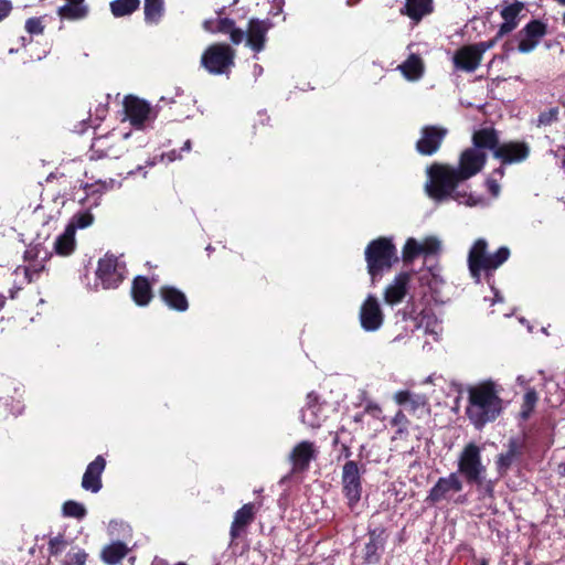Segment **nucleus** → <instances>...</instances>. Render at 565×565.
I'll list each match as a JSON object with an SVG mask.
<instances>
[{"instance_id":"nucleus-44","label":"nucleus","mask_w":565,"mask_h":565,"mask_svg":"<svg viewBox=\"0 0 565 565\" xmlns=\"http://www.w3.org/2000/svg\"><path fill=\"white\" fill-rule=\"evenodd\" d=\"M66 546H67V542L61 535L51 539L49 542L50 555H52V556L60 555L65 550Z\"/></svg>"},{"instance_id":"nucleus-15","label":"nucleus","mask_w":565,"mask_h":565,"mask_svg":"<svg viewBox=\"0 0 565 565\" xmlns=\"http://www.w3.org/2000/svg\"><path fill=\"white\" fill-rule=\"evenodd\" d=\"M359 319L362 329L366 332H375L383 326L384 313L374 295H369L362 302Z\"/></svg>"},{"instance_id":"nucleus-36","label":"nucleus","mask_w":565,"mask_h":565,"mask_svg":"<svg viewBox=\"0 0 565 565\" xmlns=\"http://www.w3.org/2000/svg\"><path fill=\"white\" fill-rule=\"evenodd\" d=\"M109 7L115 18H122L137 11L140 7V0H113Z\"/></svg>"},{"instance_id":"nucleus-31","label":"nucleus","mask_w":565,"mask_h":565,"mask_svg":"<svg viewBox=\"0 0 565 565\" xmlns=\"http://www.w3.org/2000/svg\"><path fill=\"white\" fill-rule=\"evenodd\" d=\"M434 10L433 0H405V4L399 12L408 17L415 23H418L425 15Z\"/></svg>"},{"instance_id":"nucleus-62","label":"nucleus","mask_w":565,"mask_h":565,"mask_svg":"<svg viewBox=\"0 0 565 565\" xmlns=\"http://www.w3.org/2000/svg\"><path fill=\"white\" fill-rule=\"evenodd\" d=\"M87 122L86 120H82L78 126H76V132L83 134L86 130Z\"/></svg>"},{"instance_id":"nucleus-38","label":"nucleus","mask_w":565,"mask_h":565,"mask_svg":"<svg viewBox=\"0 0 565 565\" xmlns=\"http://www.w3.org/2000/svg\"><path fill=\"white\" fill-rule=\"evenodd\" d=\"M422 254L420 243H418L415 238H407L403 250H402V259L407 264H412L416 257Z\"/></svg>"},{"instance_id":"nucleus-34","label":"nucleus","mask_w":565,"mask_h":565,"mask_svg":"<svg viewBox=\"0 0 565 565\" xmlns=\"http://www.w3.org/2000/svg\"><path fill=\"white\" fill-rule=\"evenodd\" d=\"M92 156L90 158L94 159L97 157L100 158H116V150L114 145L110 142V138L108 136H100L97 138H94L92 146H90Z\"/></svg>"},{"instance_id":"nucleus-56","label":"nucleus","mask_w":565,"mask_h":565,"mask_svg":"<svg viewBox=\"0 0 565 565\" xmlns=\"http://www.w3.org/2000/svg\"><path fill=\"white\" fill-rule=\"evenodd\" d=\"M86 514V509L82 503L73 501V518L81 519Z\"/></svg>"},{"instance_id":"nucleus-9","label":"nucleus","mask_w":565,"mask_h":565,"mask_svg":"<svg viewBox=\"0 0 565 565\" xmlns=\"http://www.w3.org/2000/svg\"><path fill=\"white\" fill-rule=\"evenodd\" d=\"M390 534L386 527L379 525L367 527L365 535L361 539V558L363 565H377L385 553Z\"/></svg>"},{"instance_id":"nucleus-28","label":"nucleus","mask_w":565,"mask_h":565,"mask_svg":"<svg viewBox=\"0 0 565 565\" xmlns=\"http://www.w3.org/2000/svg\"><path fill=\"white\" fill-rule=\"evenodd\" d=\"M130 295L137 306H148L153 298V290L149 278L146 276H136L131 282Z\"/></svg>"},{"instance_id":"nucleus-24","label":"nucleus","mask_w":565,"mask_h":565,"mask_svg":"<svg viewBox=\"0 0 565 565\" xmlns=\"http://www.w3.org/2000/svg\"><path fill=\"white\" fill-rule=\"evenodd\" d=\"M106 460L103 456H97L86 468L82 479V487L86 491L97 493L102 487V473L105 470Z\"/></svg>"},{"instance_id":"nucleus-49","label":"nucleus","mask_w":565,"mask_h":565,"mask_svg":"<svg viewBox=\"0 0 565 565\" xmlns=\"http://www.w3.org/2000/svg\"><path fill=\"white\" fill-rule=\"evenodd\" d=\"M407 315V312H405V316ZM409 316V319H413L416 321V327L419 328L422 327V324L424 323L425 319H429L431 317H434L431 310H422L418 315L415 316V310L412 309L411 312L408 313Z\"/></svg>"},{"instance_id":"nucleus-7","label":"nucleus","mask_w":565,"mask_h":565,"mask_svg":"<svg viewBox=\"0 0 565 565\" xmlns=\"http://www.w3.org/2000/svg\"><path fill=\"white\" fill-rule=\"evenodd\" d=\"M235 50L227 43L209 45L201 56V66L212 75L228 74L235 65Z\"/></svg>"},{"instance_id":"nucleus-1","label":"nucleus","mask_w":565,"mask_h":565,"mask_svg":"<svg viewBox=\"0 0 565 565\" xmlns=\"http://www.w3.org/2000/svg\"><path fill=\"white\" fill-rule=\"evenodd\" d=\"M428 182L425 185L427 195L437 201L455 200L469 206H475L480 202L479 198L459 189L463 180L458 175L454 167L445 163H433L427 169Z\"/></svg>"},{"instance_id":"nucleus-10","label":"nucleus","mask_w":565,"mask_h":565,"mask_svg":"<svg viewBox=\"0 0 565 565\" xmlns=\"http://www.w3.org/2000/svg\"><path fill=\"white\" fill-rule=\"evenodd\" d=\"M463 489L458 472H451L447 477H441L437 480L434 487L429 490L426 502L435 505L443 501H449L454 493H458Z\"/></svg>"},{"instance_id":"nucleus-35","label":"nucleus","mask_w":565,"mask_h":565,"mask_svg":"<svg viewBox=\"0 0 565 565\" xmlns=\"http://www.w3.org/2000/svg\"><path fill=\"white\" fill-rule=\"evenodd\" d=\"M145 21L148 24H158L164 13L163 0H145Z\"/></svg>"},{"instance_id":"nucleus-13","label":"nucleus","mask_w":565,"mask_h":565,"mask_svg":"<svg viewBox=\"0 0 565 565\" xmlns=\"http://www.w3.org/2000/svg\"><path fill=\"white\" fill-rule=\"evenodd\" d=\"M330 406L326 402H321L316 392L307 395V403L301 409V422L310 428H319L328 418V409Z\"/></svg>"},{"instance_id":"nucleus-63","label":"nucleus","mask_w":565,"mask_h":565,"mask_svg":"<svg viewBox=\"0 0 565 565\" xmlns=\"http://www.w3.org/2000/svg\"><path fill=\"white\" fill-rule=\"evenodd\" d=\"M341 440H340V435H339V431H335L334 433V436H333V439H332V446L333 447H337L338 445L341 446Z\"/></svg>"},{"instance_id":"nucleus-12","label":"nucleus","mask_w":565,"mask_h":565,"mask_svg":"<svg viewBox=\"0 0 565 565\" xmlns=\"http://www.w3.org/2000/svg\"><path fill=\"white\" fill-rule=\"evenodd\" d=\"M547 34V24L541 20L533 19L526 23L516 34L518 50L521 53L532 52Z\"/></svg>"},{"instance_id":"nucleus-3","label":"nucleus","mask_w":565,"mask_h":565,"mask_svg":"<svg viewBox=\"0 0 565 565\" xmlns=\"http://www.w3.org/2000/svg\"><path fill=\"white\" fill-rule=\"evenodd\" d=\"M510 257V249L507 246H501L495 253H488V243L483 238H478L471 246L468 253V268L471 277L476 282H480L481 273H484L487 282L493 273Z\"/></svg>"},{"instance_id":"nucleus-42","label":"nucleus","mask_w":565,"mask_h":565,"mask_svg":"<svg viewBox=\"0 0 565 565\" xmlns=\"http://www.w3.org/2000/svg\"><path fill=\"white\" fill-rule=\"evenodd\" d=\"M420 249L425 255L437 254L440 249V242L434 236H428L420 243Z\"/></svg>"},{"instance_id":"nucleus-2","label":"nucleus","mask_w":565,"mask_h":565,"mask_svg":"<svg viewBox=\"0 0 565 565\" xmlns=\"http://www.w3.org/2000/svg\"><path fill=\"white\" fill-rule=\"evenodd\" d=\"M502 408L500 390L493 381L487 380L468 388L466 415L477 429L494 422Z\"/></svg>"},{"instance_id":"nucleus-27","label":"nucleus","mask_w":565,"mask_h":565,"mask_svg":"<svg viewBox=\"0 0 565 565\" xmlns=\"http://www.w3.org/2000/svg\"><path fill=\"white\" fill-rule=\"evenodd\" d=\"M481 60L480 52L472 44L458 49L454 55L455 67L465 72L476 71Z\"/></svg>"},{"instance_id":"nucleus-52","label":"nucleus","mask_w":565,"mask_h":565,"mask_svg":"<svg viewBox=\"0 0 565 565\" xmlns=\"http://www.w3.org/2000/svg\"><path fill=\"white\" fill-rule=\"evenodd\" d=\"M95 169H96V167H95V166H93V167H92V171H93V170H95ZM85 175H86V178H87L88 180L93 181V183H92V184L86 183V184H85V189H87L88 186H92V185H94V184H96V185H100L103 189H107V188H108V186L106 185L107 181H106V180H103V179H102V177H97V174H94L93 172H92V175H90V177H88V171H85Z\"/></svg>"},{"instance_id":"nucleus-58","label":"nucleus","mask_w":565,"mask_h":565,"mask_svg":"<svg viewBox=\"0 0 565 565\" xmlns=\"http://www.w3.org/2000/svg\"><path fill=\"white\" fill-rule=\"evenodd\" d=\"M216 21H217V20H213V19L205 20V21L203 22V29H204L206 32L215 33V29H216Z\"/></svg>"},{"instance_id":"nucleus-50","label":"nucleus","mask_w":565,"mask_h":565,"mask_svg":"<svg viewBox=\"0 0 565 565\" xmlns=\"http://www.w3.org/2000/svg\"><path fill=\"white\" fill-rule=\"evenodd\" d=\"M500 39L501 38H498V33H497L493 39L488 40V41H482V42H479V43H476L472 45L477 46V52H480V56L482 57L484 52L492 49Z\"/></svg>"},{"instance_id":"nucleus-21","label":"nucleus","mask_w":565,"mask_h":565,"mask_svg":"<svg viewBox=\"0 0 565 565\" xmlns=\"http://www.w3.org/2000/svg\"><path fill=\"white\" fill-rule=\"evenodd\" d=\"M40 253V245L29 246L25 249L23 258L25 262L29 263V265L18 266L14 270L15 275H19L20 273L23 275V284L33 282L35 279L39 278L40 274L44 270V257L41 260H39Z\"/></svg>"},{"instance_id":"nucleus-55","label":"nucleus","mask_w":565,"mask_h":565,"mask_svg":"<svg viewBox=\"0 0 565 565\" xmlns=\"http://www.w3.org/2000/svg\"><path fill=\"white\" fill-rule=\"evenodd\" d=\"M351 441L352 440H350L349 443L344 441L341 444V454L338 457V460H340L341 458L350 460V458L352 456Z\"/></svg>"},{"instance_id":"nucleus-41","label":"nucleus","mask_w":565,"mask_h":565,"mask_svg":"<svg viewBox=\"0 0 565 565\" xmlns=\"http://www.w3.org/2000/svg\"><path fill=\"white\" fill-rule=\"evenodd\" d=\"M94 221V216L89 211L78 212L73 217V235L76 228H86ZM75 249V236H73V250Z\"/></svg>"},{"instance_id":"nucleus-40","label":"nucleus","mask_w":565,"mask_h":565,"mask_svg":"<svg viewBox=\"0 0 565 565\" xmlns=\"http://www.w3.org/2000/svg\"><path fill=\"white\" fill-rule=\"evenodd\" d=\"M559 120V107H551L540 113L536 119V127H547Z\"/></svg>"},{"instance_id":"nucleus-39","label":"nucleus","mask_w":565,"mask_h":565,"mask_svg":"<svg viewBox=\"0 0 565 565\" xmlns=\"http://www.w3.org/2000/svg\"><path fill=\"white\" fill-rule=\"evenodd\" d=\"M537 399V393L534 390H530L524 394L520 413L522 419L526 420L530 418L532 412L535 408Z\"/></svg>"},{"instance_id":"nucleus-26","label":"nucleus","mask_w":565,"mask_h":565,"mask_svg":"<svg viewBox=\"0 0 565 565\" xmlns=\"http://www.w3.org/2000/svg\"><path fill=\"white\" fill-rule=\"evenodd\" d=\"M162 302L171 310L184 312L189 309V300L185 294L171 285H163L158 290Z\"/></svg>"},{"instance_id":"nucleus-23","label":"nucleus","mask_w":565,"mask_h":565,"mask_svg":"<svg viewBox=\"0 0 565 565\" xmlns=\"http://www.w3.org/2000/svg\"><path fill=\"white\" fill-rule=\"evenodd\" d=\"M411 274L402 271L397 274L392 284L384 290V301L390 306H395L403 301L408 292Z\"/></svg>"},{"instance_id":"nucleus-37","label":"nucleus","mask_w":565,"mask_h":565,"mask_svg":"<svg viewBox=\"0 0 565 565\" xmlns=\"http://www.w3.org/2000/svg\"><path fill=\"white\" fill-rule=\"evenodd\" d=\"M54 250L61 256L71 255V222L65 225L64 232L56 238Z\"/></svg>"},{"instance_id":"nucleus-59","label":"nucleus","mask_w":565,"mask_h":565,"mask_svg":"<svg viewBox=\"0 0 565 565\" xmlns=\"http://www.w3.org/2000/svg\"><path fill=\"white\" fill-rule=\"evenodd\" d=\"M167 157H168L169 161H174V160L181 159L182 154H181V151L173 149L167 153Z\"/></svg>"},{"instance_id":"nucleus-20","label":"nucleus","mask_w":565,"mask_h":565,"mask_svg":"<svg viewBox=\"0 0 565 565\" xmlns=\"http://www.w3.org/2000/svg\"><path fill=\"white\" fill-rule=\"evenodd\" d=\"M124 109L127 118L135 128H141L150 118L151 106L143 99L128 95L124 99Z\"/></svg>"},{"instance_id":"nucleus-16","label":"nucleus","mask_w":565,"mask_h":565,"mask_svg":"<svg viewBox=\"0 0 565 565\" xmlns=\"http://www.w3.org/2000/svg\"><path fill=\"white\" fill-rule=\"evenodd\" d=\"M448 130L440 126L427 125L420 129V138L416 141V150L422 156L436 153L446 138Z\"/></svg>"},{"instance_id":"nucleus-29","label":"nucleus","mask_w":565,"mask_h":565,"mask_svg":"<svg viewBox=\"0 0 565 565\" xmlns=\"http://www.w3.org/2000/svg\"><path fill=\"white\" fill-rule=\"evenodd\" d=\"M471 140V149H478L479 151L491 150L493 153L500 143L499 134L494 128H481L476 130L472 134Z\"/></svg>"},{"instance_id":"nucleus-5","label":"nucleus","mask_w":565,"mask_h":565,"mask_svg":"<svg viewBox=\"0 0 565 565\" xmlns=\"http://www.w3.org/2000/svg\"><path fill=\"white\" fill-rule=\"evenodd\" d=\"M121 269L118 258L114 254L106 253L104 257L98 260V266L93 278L94 284H90L87 267H85V274L81 276V279L90 290H96L99 284L104 289H115L125 278Z\"/></svg>"},{"instance_id":"nucleus-4","label":"nucleus","mask_w":565,"mask_h":565,"mask_svg":"<svg viewBox=\"0 0 565 565\" xmlns=\"http://www.w3.org/2000/svg\"><path fill=\"white\" fill-rule=\"evenodd\" d=\"M364 256L372 285L399 260L393 238L387 236L372 239L365 247Z\"/></svg>"},{"instance_id":"nucleus-6","label":"nucleus","mask_w":565,"mask_h":565,"mask_svg":"<svg viewBox=\"0 0 565 565\" xmlns=\"http://www.w3.org/2000/svg\"><path fill=\"white\" fill-rule=\"evenodd\" d=\"M487 468L482 463L481 448L475 444H467L458 457V476L463 477L467 484L481 487L484 481Z\"/></svg>"},{"instance_id":"nucleus-11","label":"nucleus","mask_w":565,"mask_h":565,"mask_svg":"<svg viewBox=\"0 0 565 565\" xmlns=\"http://www.w3.org/2000/svg\"><path fill=\"white\" fill-rule=\"evenodd\" d=\"M318 448L313 441L302 440L294 446L288 460L291 463V473L298 475L309 470L311 461L318 457Z\"/></svg>"},{"instance_id":"nucleus-18","label":"nucleus","mask_w":565,"mask_h":565,"mask_svg":"<svg viewBox=\"0 0 565 565\" xmlns=\"http://www.w3.org/2000/svg\"><path fill=\"white\" fill-rule=\"evenodd\" d=\"M271 28L273 22L269 19H249L246 30V45L255 53L264 51L267 41V32Z\"/></svg>"},{"instance_id":"nucleus-14","label":"nucleus","mask_w":565,"mask_h":565,"mask_svg":"<svg viewBox=\"0 0 565 565\" xmlns=\"http://www.w3.org/2000/svg\"><path fill=\"white\" fill-rule=\"evenodd\" d=\"M487 158L484 151L467 148L460 153L458 167L455 170L463 181L469 180L484 168Z\"/></svg>"},{"instance_id":"nucleus-57","label":"nucleus","mask_w":565,"mask_h":565,"mask_svg":"<svg viewBox=\"0 0 565 565\" xmlns=\"http://www.w3.org/2000/svg\"><path fill=\"white\" fill-rule=\"evenodd\" d=\"M57 12L62 19H71V0H66V3L60 7Z\"/></svg>"},{"instance_id":"nucleus-22","label":"nucleus","mask_w":565,"mask_h":565,"mask_svg":"<svg viewBox=\"0 0 565 565\" xmlns=\"http://www.w3.org/2000/svg\"><path fill=\"white\" fill-rule=\"evenodd\" d=\"M256 513L257 509L252 502L245 503L234 513V519L230 527L231 543H234L246 533L247 527L254 522Z\"/></svg>"},{"instance_id":"nucleus-47","label":"nucleus","mask_w":565,"mask_h":565,"mask_svg":"<svg viewBox=\"0 0 565 565\" xmlns=\"http://www.w3.org/2000/svg\"><path fill=\"white\" fill-rule=\"evenodd\" d=\"M88 14V7L84 4V0H73V20L86 18Z\"/></svg>"},{"instance_id":"nucleus-8","label":"nucleus","mask_w":565,"mask_h":565,"mask_svg":"<svg viewBox=\"0 0 565 565\" xmlns=\"http://www.w3.org/2000/svg\"><path fill=\"white\" fill-rule=\"evenodd\" d=\"M365 468L361 467L354 460H348L342 467L341 487L342 494L347 499V505L350 511H354L362 497V476Z\"/></svg>"},{"instance_id":"nucleus-61","label":"nucleus","mask_w":565,"mask_h":565,"mask_svg":"<svg viewBox=\"0 0 565 565\" xmlns=\"http://www.w3.org/2000/svg\"><path fill=\"white\" fill-rule=\"evenodd\" d=\"M499 177V178H502L504 175V168L503 167H499L497 169H494L491 173V177L495 178V177Z\"/></svg>"},{"instance_id":"nucleus-32","label":"nucleus","mask_w":565,"mask_h":565,"mask_svg":"<svg viewBox=\"0 0 565 565\" xmlns=\"http://www.w3.org/2000/svg\"><path fill=\"white\" fill-rule=\"evenodd\" d=\"M397 70L408 81H418L422 78L425 72V65L423 58L415 53H412L402 64L398 65Z\"/></svg>"},{"instance_id":"nucleus-33","label":"nucleus","mask_w":565,"mask_h":565,"mask_svg":"<svg viewBox=\"0 0 565 565\" xmlns=\"http://www.w3.org/2000/svg\"><path fill=\"white\" fill-rule=\"evenodd\" d=\"M128 554V547L124 542L117 541L102 551V559L108 565L118 564Z\"/></svg>"},{"instance_id":"nucleus-53","label":"nucleus","mask_w":565,"mask_h":565,"mask_svg":"<svg viewBox=\"0 0 565 565\" xmlns=\"http://www.w3.org/2000/svg\"><path fill=\"white\" fill-rule=\"evenodd\" d=\"M486 186L488 189V191L491 193V195L493 196H498L499 193H500V185L498 183V180L493 177H489L487 180H486Z\"/></svg>"},{"instance_id":"nucleus-19","label":"nucleus","mask_w":565,"mask_h":565,"mask_svg":"<svg viewBox=\"0 0 565 565\" xmlns=\"http://www.w3.org/2000/svg\"><path fill=\"white\" fill-rule=\"evenodd\" d=\"M394 401L398 405L404 406L409 414L417 418L427 416L430 413L428 398L424 394H416L411 391L403 390L395 393Z\"/></svg>"},{"instance_id":"nucleus-64","label":"nucleus","mask_w":565,"mask_h":565,"mask_svg":"<svg viewBox=\"0 0 565 565\" xmlns=\"http://www.w3.org/2000/svg\"><path fill=\"white\" fill-rule=\"evenodd\" d=\"M191 146H192L191 140H186V141L184 142L183 147L180 149V151H181V152H182V151H186V152H189V151L191 150Z\"/></svg>"},{"instance_id":"nucleus-46","label":"nucleus","mask_w":565,"mask_h":565,"mask_svg":"<svg viewBox=\"0 0 565 565\" xmlns=\"http://www.w3.org/2000/svg\"><path fill=\"white\" fill-rule=\"evenodd\" d=\"M392 426H397V434L407 431L409 420L403 411H398L391 420Z\"/></svg>"},{"instance_id":"nucleus-30","label":"nucleus","mask_w":565,"mask_h":565,"mask_svg":"<svg viewBox=\"0 0 565 565\" xmlns=\"http://www.w3.org/2000/svg\"><path fill=\"white\" fill-rule=\"evenodd\" d=\"M523 9L524 4L520 1H515L501 10V17L504 22L498 30V38H502L516 29L519 24V14Z\"/></svg>"},{"instance_id":"nucleus-25","label":"nucleus","mask_w":565,"mask_h":565,"mask_svg":"<svg viewBox=\"0 0 565 565\" xmlns=\"http://www.w3.org/2000/svg\"><path fill=\"white\" fill-rule=\"evenodd\" d=\"M524 443L519 438H510L508 441V450L498 456L495 466L498 473L503 477L508 473L513 462L523 455Z\"/></svg>"},{"instance_id":"nucleus-51","label":"nucleus","mask_w":565,"mask_h":565,"mask_svg":"<svg viewBox=\"0 0 565 565\" xmlns=\"http://www.w3.org/2000/svg\"><path fill=\"white\" fill-rule=\"evenodd\" d=\"M230 40L233 44L238 45L243 42L244 38L246 39V32L236 25L228 33Z\"/></svg>"},{"instance_id":"nucleus-54","label":"nucleus","mask_w":565,"mask_h":565,"mask_svg":"<svg viewBox=\"0 0 565 565\" xmlns=\"http://www.w3.org/2000/svg\"><path fill=\"white\" fill-rule=\"evenodd\" d=\"M12 10L11 2L8 0H0V21L9 15Z\"/></svg>"},{"instance_id":"nucleus-45","label":"nucleus","mask_w":565,"mask_h":565,"mask_svg":"<svg viewBox=\"0 0 565 565\" xmlns=\"http://www.w3.org/2000/svg\"><path fill=\"white\" fill-rule=\"evenodd\" d=\"M108 113V102L105 104H99L95 109L94 118L89 116L88 121L90 122V127L96 128L100 121H103Z\"/></svg>"},{"instance_id":"nucleus-43","label":"nucleus","mask_w":565,"mask_h":565,"mask_svg":"<svg viewBox=\"0 0 565 565\" xmlns=\"http://www.w3.org/2000/svg\"><path fill=\"white\" fill-rule=\"evenodd\" d=\"M25 30L30 35H39L44 31L42 18H30L25 21Z\"/></svg>"},{"instance_id":"nucleus-60","label":"nucleus","mask_w":565,"mask_h":565,"mask_svg":"<svg viewBox=\"0 0 565 565\" xmlns=\"http://www.w3.org/2000/svg\"><path fill=\"white\" fill-rule=\"evenodd\" d=\"M62 510L65 516H71V500H67L63 503Z\"/></svg>"},{"instance_id":"nucleus-48","label":"nucleus","mask_w":565,"mask_h":565,"mask_svg":"<svg viewBox=\"0 0 565 565\" xmlns=\"http://www.w3.org/2000/svg\"><path fill=\"white\" fill-rule=\"evenodd\" d=\"M235 26V21L230 18H221L216 21L215 33L228 34Z\"/></svg>"},{"instance_id":"nucleus-17","label":"nucleus","mask_w":565,"mask_h":565,"mask_svg":"<svg viewBox=\"0 0 565 565\" xmlns=\"http://www.w3.org/2000/svg\"><path fill=\"white\" fill-rule=\"evenodd\" d=\"M530 156V146L525 141H508L499 143L494 158L500 160L502 166L520 163Z\"/></svg>"}]
</instances>
